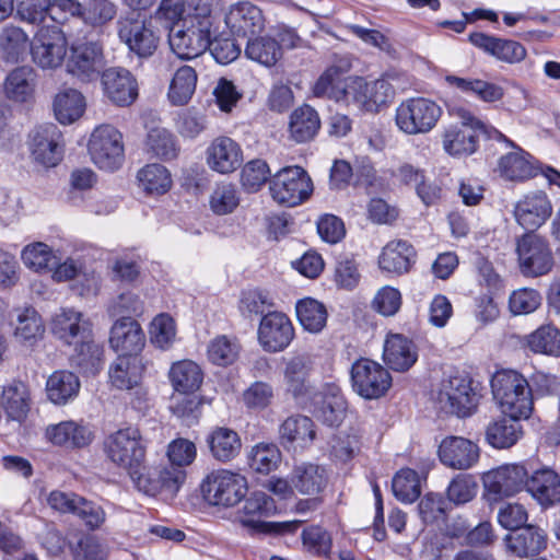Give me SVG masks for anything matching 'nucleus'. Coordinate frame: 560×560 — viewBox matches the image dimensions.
<instances>
[{
  "label": "nucleus",
  "mask_w": 560,
  "mask_h": 560,
  "mask_svg": "<svg viewBox=\"0 0 560 560\" xmlns=\"http://www.w3.org/2000/svg\"><path fill=\"white\" fill-rule=\"evenodd\" d=\"M144 362L137 355H119L110 365V383L118 389L135 387L142 381Z\"/></svg>",
  "instance_id": "nucleus-37"
},
{
  "label": "nucleus",
  "mask_w": 560,
  "mask_h": 560,
  "mask_svg": "<svg viewBox=\"0 0 560 560\" xmlns=\"http://www.w3.org/2000/svg\"><path fill=\"white\" fill-rule=\"evenodd\" d=\"M304 406L308 407L319 421L329 427H338L347 411V401L341 389L332 383H327L319 390H315Z\"/></svg>",
  "instance_id": "nucleus-17"
},
{
  "label": "nucleus",
  "mask_w": 560,
  "mask_h": 560,
  "mask_svg": "<svg viewBox=\"0 0 560 560\" xmlns=\"http://www.w3.org/2000/svg\"><path fill=\"white\" fill-rule=\"evenodd\" d=\"M244 499L242 508L237 511V520L252 533H293L303 523V521L281 523L264 521L277 513L275 500L264 491H254Z\"/></svg>",
  "instance_id": "nucleus-4"
},
{
  "label": "nucleus",
  "mask_w": 560,
  "mask_h": 560,
  "mask_svg": "<svg viewBox=\"0 0 560 560\" xmlns=\"http://www.w3.org/2000/svg\"><path fill=\"white\" fill-rule=\"evenodd\" d=\"M415 247L405 240L388 242L378 256V267L382 271L401 276L408 273L416 262Z\"/></svg>",
  "instance_id": "nucleus-29"
},
{
  "label": "nucleus",
  "mask_w": 560,
  "mask_h": 560,
  "mask_svg": "<svg viewBox=\"0 0 560 560\" xmlns=\"http://www.w3.org/2000/svg\"><path fill=\"white\" fill-rule=\"evenodd\" d=\"M281 460V454L276 444L259 443L248 454L249 467L259 474L275 470Z\"/></svg>",
  "instance_id": "nucleus-56"
},
{
  "label": "nucleus",
  "mask_w": 560,
  "mask_h": 560,
  "mask_svg": "<svg viewBox=\"0 0 560 560\" xmlns=\"http://www.w3.org/2000/svg\"><path fill=\"white\" fill-rule=\"evenodd\" d=\"M109 343L120 355H136L144 346V334L137 320L122 316L110 329Z\"/></svg>",
  "instance_id": "nucleus-31"
},
{
  "label": "nucleus",
  "mask_w": 560,
  "mask_h": 560,
  "mask_svg": "<svg viewBox=\"0 0 560 560\" xmlns=\"http://www.w3.org/2000/svg\"><path fill=\"white\" fill-rule=\"evenodd\" d=\"M320 128L318 113L310 105L304 104L295 108L290 115V138L298 143L312 140Z\"/></svg>",
  "instance_id": "nucleus-38"
},
{
  "label": "nucleus",
  "mask_w": 560,
  "mask_h": 560,
  "mask_svg": "<svg viewBox=\"0 0 560 560\" xmlns=\"http://www.w3.org/2000/svg\"><path fill=\"white\" fill-rule=\"evenodd\" d=\"M506 546L517 557L539 553L546 548V533L534 525H527L513 535H506Z\"/></svg>",
  "instance_id": "nucleus-39"
},
{
  "label": "nucleus",
  "mask_w": 560,
  "mask_h": 560,
  "mask_svg": "<svg viewBox=\"0 0 560 560\" xmlns=\"http://www.w3.org/2000/svg\"><path fill=\"white\" fill-rule=\"evenodd\" d=\"M478 490V485L472 475L458 474L450 482L446 495L450 502L459 505L471 501Z\"/></svg>",
  "instance_id": "nucleus-64"
},
{
  "label": "nucleus",
  "mask_w": 560,
  "mask_h": 560,
  "mask_svg": "<svg viewBox=\"0 0 560 560\" xmlns=\"http://www.w3.org/2000/svg\"><path fill=\"white\" fill-rule=\"evenodd\" d=\"M105 95L118 106H128L138 96V84L133 75L122 68H110L103 72Z\"/></svg>",
  "instance_id": "nucleus-28"
},
{
  "label": "nucleus",
  "mask_w": 560,
  "mask_h": 560,
  "mask_svg": "<svg viewBox=\"0 0 560 560\" xmlns=\"http://www.w3.org/2000/svg\"><path fill=\"white\" fill-rule=\"evenodd\" d=\"M139 186L149 195H163L172 187V177L168 170L158 163L148 164L137 174Z\"/></svg>",
  "instance_id": "nucleus-51"
},
{
  "label": "nucleus",
  "mask_w": 560,
  "mask_h": 560,
  "mask_svg": "<svg viewBox=\"0 0 560 560\" xmlns=\"http://www.w3.org/2000/svg\"><path fill=\"white\" fill-rule=\"evenodd\" d=\"M28 149L34 162L54 167L62 160V133L55 124L37 126L28 135Z\"/></svg>",
  "instance_id": "nucleus-14"
},
{
  "label": "nucleus",
  "mask_w": 560,
  "mask_h": 560,
  "mask_svg": "<svg viewBox=\"0 0 560 560\" xmlns=\"http://www.w3.org/2000/svg\"><path fill=\"white\" fill-rule=\"evenodd\" d=\"M245 55L248 59L269 68L282 57V47L271 36H252L247 40Z\"/></svg>",
  "instance_id": "nucleus-49"
},
{
  "label": "nucleus",
  "mask_w": 560,
  "mask_h": 560,
  "mask_svg": "<svg viewBox=\"0 0 560 560\" xmlns=\"http://www.w3.org/2000/svg\"><path fill=\"white\" fill-rule=\"evenodd\" d=\"M438 454L441 463L446 467L467 470L478 463L480 450L476 443L466 438L450 435L441 441Z\"/></svg>",
  "instance_id": "nucleus-22"
},
{
  "label": "nucleus",
  "mask_w": 560,
  "mask_h": 560,
  "mask_svg": "<svg viewBox=\"0 0 560 560\" xmlns=\"http://www.w3.org/2000/svg\"><path fill=\"white\" fill-rule=\"evenodd\" d=\"M186 472L173 463L154 468L147 475L143 471L135 480L139 491L148 495L163 494L165 499H172L184 483Z\"/></svg>",
  "instance_id": "nucleus-16"
},
{
  "label": "nucleus",
  "mask_w": 560,
  "mask_h": 560,
  "mask_svg": "<svg viewBox=\"0 0 560 560\" xmlns=\"http://www.w3.org/2000/svg\"><path fill=\"white\" fill-rule=\"evenodd\" d=\"M37 86V73L31 66H18L11 69L2 84L3 96L16 104H26L34 100Z\"/></svg>",
  "instance_id": "nucleus-26"
},
{
  "label": "nucleus",
  "mask_w": 560,
  "mask_h": 560,
  "mask_svg": "<svg viewBox=\"0 0 560 560\" xmlns=\"http://www.w3.org/2000/svg\"><path fill=\"white\" fill-rule=\"evenodd\" d=\"M313 369V357L307 352L298 353L290 358L283 371L287 390L301 405H306L307 399L315 392L308 381Z\"/></svg>",
  "instance_id": "nucleus-21"
},
{
  "label": "nucleus",
  "mask_w": 560,
  "mask_h": 560,
  "mask_svg": "<svg viewBox=\"0 0 560 560\" xmlns=\"http://www.w3.org/2000/svg\"><path fill=\"white\" fill-rule=\"evenodd\" d=\"M516 255L521 272L526 277L547 275L553 266V255L549 243L532 232L516 238Z\"/></svg>",
  "instance_id": "nucleus-10"
},
{
  "label": "nucleus",
  "mask_w": 560,
  "mask_h": 560,
  "mask_svg": "<svg viewBox=\"0 0 560 560\" xmlns=\"http://www.w3.org/2000/svg\"><path fill=\"white\" fill-rule=\"evenodd\" d=\"M291 482L301 494L314 495L325 489L328 476L325 468L318 465L302 464L294 467Z\"/></svg>",
  "instance_id": "nucleus-42"
},
{
  "label": "nucleus",
  "mask_w": 560,
  "mask_h": 560,
  "mask_svg": "<svg viewBox=\"0 0 560 560\" xmlns=\"http://www.w3.org/2000/svg\"><path fill=\"white\" fill-rule=\"evenodd\" d=\"M208 359L217 365L226 366L235 362L240 353V345L226 336H219L208 346Z\"/></svg>",
  "instance_id": "nucleus-63"
},
{
  "label": "nucleus",
  "mask_w": 560,
  "mask_h": 560,
  "mask_svg": "<svg viewBox=\"0 0 560 560\" xmlns=\"http://www.w3.org/2000/svg\"><path fill=\"white\" fill-rule=\"evenodd\" d=\"M248 490L244 476L228 469L209 472L201 482V492L212 505L230 508L240 503Z\"/></svg>",
  "instance_id": "nucleus-6"
},
{
  "label": "nucleus",
  "mask_w": 560,
  "mask_h": 560,
  "mask_svg": "<svg viewBox=\"0 0 560 560\" xmlns=\"http://www.w3.org/2000/svg\"><path fill=\"white\" fill-rule=\"evenodd\" d=\"M445 80L460 92L471 94L485 103L499 102L504 96V89L493 82L456 75H447Z\"/></svg>",
  "instance_id": "nucleus-45"
},
{
  "label": "nucleus",
  "mask_w": 560,
  "mask_h": 560,
  "mask_svg": "<svg viewBox=\"0 0 560 560\" xmlns=\"http://www.w3.org/2000/svg\"><path fill=\"white\" fill-rule=\"evenodd\" d=\"M3 407L9 418L15 421H23L31 409V394L23 382H13L4 387Z\"/></svg>",
  "instance_id": "nucleus-50"
},
{
  "label": "nucleus",
  "mask_w": 560,
  "mask_h": 560,
  "mask_svg": "<svg viewBox=\"0 0 560 560\" xmlns=\"http://www.w3.org/2000/svg\"><path fill=\"white\" fill-rule=\"evenodd\" d=\"M491 389L504 416L528 419L534 410L528 381L517 371L501 370L491 380Z\"/></svg>",
  "instance_id": "nucleus-2"
},
{
  "label": "nucleus",
  "mask_w": 560,
  "mask_h": 560,
  "mask_svg": "<svg viewBox=\"0 0 560 560\" xmlns=\"http://www.w3.org/2000/svg\"><path fill=\"white\" fill-rule=\"evenodd\" d=\"M392 489L397 500L404 503L415 502L421 493L418 474L410 468L399 470L393 478Z\"/></svg>",
  "instance_id": "nucleus-58"
},
{
  "label": "nucleus",
  "mask_w": 560,
  "mask_h": 560,
  "mask_svg": "<svg viewBox=\"0 0 560 560\" xmlns=\"http://www.w3.org/2000/svg\"><path fill=\"white\" fill-rule=\"evenodd\" d=\"M513 214L517 224L534 233L551 217L552 203L546 192L532 191L515 203Z\"/></svg>",
  "instance_id": "nucleus-20"
},
{
  "label": "nucleus",
  "mask_w": 560,
  "mask_h": 560,
  "mask_svg": "<svg viewBox=\"0 0 560 560\" xmlns=\"http://www.w3.org/2000/svg\"><path fill=\"white\" fill-rule=\"evenodd\" d=\"M104 67L101 47L95 43H85L71 47L67 71L82 82H91L100 75Z\"/></svg>",
  "instance_id": "nucleus-24"
},
{
  "label": "nucleus",
  "mask_w": 560,
  "mask_h": 560,
  "mask_svg": "<svg viewBox=\"0 0 560 560\" xmlns=\"http://www.w3.org/2000/svg\"><path fill=\"white\" fill-rule=\"evenodd\" d=\"M500 175L509 180H525L535 175V168L525 154L511 152L499 160Z\"/></svg>",
  "instance_id": "nucleus-55"
},
{
  "label": "nucleus",
  "mask_w": 560,
  "mask_h": 560,
  "mask_svg": "<svg viewBox=\"0 0 560 560\" xmlns=\"http://www.w3.org/2000/svg\"><path fill=\"white\" fill-rule=\"evenodd\" d=\"M521 418L502 416L490 422L486 429V440L494 448H509L522 436Z\"/></svg>",
  "instance_id": "nucleus-41"
},
{
  "label": "nucleus",
  "mask_w": 560,
  "mask_h": 560,
  "mask_svg": "<svg viewBox=\"0 0 560 560\" xmlns=\"http://www.w3.org/2000/svg\"><path fill=\"white\" fill-rule=\"evenodd\" d=\"M79 390V377L70 371H55L46 382L48 399L56 405L67 404L77 397Z\"/></svg>",
  "instance_id": "nucleus-46"
},
{
  "label": "nucleus",
  "mask_w": 560,
  "mask_h": 560,
  "mask_svg": "<svg viewBox=\"0 0 560 560\" xmlns=\"http://www.w3.org/2000/svg\"><path fill=\"white\" fill-rule=\"evenodd\" d=\"M269 190L275 201L287 207H295L313 192V183L307 172L298 165L278 171L269 182Z\"/></svg>",
  "instance_id": "nucleus-8"
},
{
  "label": "nucleus",
  "mask_w": 560,
  "mask_h": 560,
  "mask_svg": "<svg viewBox=\"0 0 560 560\" xmlns=\"http://www.w3.org/2000/svg\"><path fill=\"white\" fill-rule=\"evenodd\" d=\"M147 145L155 158L165 161L175 159L179 151L175 137L163 128L152 129L148 133Z\"/></svg>",
  "instance_id": "nucleus-61"
},
{
  "label": "nucleus",
  "mask_w": 560,
  "mask_h": 560,
  "mask_svg": "<svg viewBox=\"0 0 560 560\" xmlns=\"http://www.w3.org/2000/svg\"><path fill=\"white\" fill-rule=\"evenodd\" d=\"M257 337L265 351L277 353L290 346L294 338V328L284 313L268 312L260 319Z\"/></svg>",
  "instance_id": "nucleus-18"
},
{
  "label": "nucleus",
  "mask_w": 560,
  "mask_h": 560,
  "mask_svg": "<svg viewBox=\"0 0 560 560\" xmlns=\"http://www.w3.org/2000/svg\"><path fill=\"white\" fill-rule=\"evenodd\" d=\"M213 35L214 30L208 20L184 18L171 27L168 44L178 58L192 59L208 49Z\"/></svg>",
  "instance_id": "nucleus-5"
},
{
  "label": "nucleus",
  "mask_w": 560,
  "mask_h": 560,
  "mask_svg": "<svg viewBox=\"0 0 560 560\" xmlns=\"http://www.w3.org/2000/svg\"><path fill=\"white\" fill-rule=\"evenodd\" d=\"M45 436L54 445L71 448L85 447L92 443L94 438L88 425L73 420L49 424L46 428Z\"/></svg>",
  "instance_id": "nucleus-32"
},
{
  "label": "nucleus",
  "mask_w": 560,
  "mask_h": 560,
  "mask_svg": "<svg viewBox=\"0 0 560 560\" xmlns=\"http://www.w3.org/2000/svg\"><path fill=\"white\" fill-rule=\"evenodd\" d=\"M104 450L108 459L128 471L132 481L144 470L145 445L138 428L119 429L107 436Z\"/></svg>",
  "instance_id": "nucleus-3"
},
{
  "label": "nucleus",
  "mask_w": 560,
  "mask_h": 560,
  "mask_svg": "<svg viewBox=\"0 0 560 560\" xmlns=\"http://www.w3.org/2000/svg\"><path fill=\"white\" fill-rule=\"evenodd\" d=\"M211 455L219 462H229L237 456L242 443L238 434L229 428L218 427L207 438Z\"/></svg>",
  "instance_id": "nucleus-47"
},
{
  "label": "nucleus",
  "mask_w": 560,
  "mask_h": 560,
  "mask_svg": "<svg viewBox=\"0 0 560 560\" xmlns=\"http://www.w3.org/2000/svg\"><path fill=\"white\" fill-rule=\"evenodd\" d=\"M89 153L93 163L101 170L114 172L124 162L122 135L112 125H101L91 133Z\"/></svg>",
  "instance_id": "nucleus-11"
},
{
  "label": "nucleus",
  "mask_w": 560,
  "mask_h": 560,
  "mask_svg": "<svg viewBox=\"0 0 560 560\" xmlns=\"http://www.w3.org/2000/svg\"><path fill=\"white\" fill-rule=\"evenodd\" d=\"M118 35L130 51L140 58L152 56L159 46V36L152 28L151 23L145 21H125L120 23Z\"/></svg>",
  "instance_id": "nucleus-27"
},
{
  "label": "nucleus",
  "mask_w": 560,
  "mask_h": 560,
  "mask_svg": "<svg viewBox=\"0 0 560 560\" xmlns=\"http://www.w3.org/2000/svg\"><path fill=\"white\" fill-rule=\"evenodd\" d=\"M385 363L394 371L405 372L417 361L415 343L400 334L388 335L383 350Z\"/></svg>",
  "instance_id": "nucleus-34"
},
{
  "label": "nucleus",
  "mask_w": 560,
  "mask_h": 560,
  "mask_svg": "<svg viewBox=\"0 0 560 560\" xmlns=\"http://www.w3.org/2000/svg\"><path fill=\"white\" fill-rule=\"evenodd\" d=\"M68 52V39L58 25L42 26L31 43L33 62L43 70L60 68Z\"/></svg>",
  "instance_id": "nucleus-9"
},
{
  "label": "nucleus",
  "mask_w": 560,
  "mask_h": 560,
  "mask_svg": "<svg viewBox=\"0 0 560 560\" xmlns=\"http://www.w3.org/2000/svg\"><path fill=\"white\" fill-rule=\"evenodd\" d=\"M527 477L524 465L506 464L486 472L483 485L493 500H501L526 490Z\"/></svg>",
  "instance_id": "nucleus-15"
},
{
  "label": "nucleus",
  "mask_w": 560,
  "mask_h": 560,
  "mask_svg": "<svg viewBox=\"0 0 560 560\" xmlns=\"http://www.w3.org/2000/svg\"><path fill=\"white\" fill-rule=\"evenodd\" d=\"M352 68L348 56H335L331 65L320 74L313 86V94L316 97H327L340 103L342 89L338 86L340 78Z\"/></svg>",
  "instance_id": "nucleus-36"
},
{
  "label": "nucleus",
  "mask_w": 560,
  "mask_h": 560,
  "mask_svg": "<svg viewBox=\"0 0 560 560\" xmlns=\"http://www.w3.org/2000/svg\"><path fill=\"white\" fill-rule=\"evenodd\" d=\"M23 264L35 271L51 270L57 265V258L48 245L36 242L26 245L22 253Z\"/></svg>",
  "instance_id": "nucleus-57"
},
{
  "label": "nucleus",
  "mask_w": 560,
  "mask_h": 560,
  "mask_svg": "<svg viewBox=\"0 0 560 560\" xmlns=\"http://www.w3.org/2000/svg\"><path fill=\"white\" fill-rule=\"evenodd\" d=\"M54 8L91 26L104 25L116 15V5L109 0H88L85 3L78 0H56Z\"/></svg>",
  "instance_id": "nucleus-23"
},
{
  "label": "nucleus",
  "mask_w": 560,
  "mask_h": 560,
  "mask_svg": "<svg viewBox=\"0 0 560 560\" xmlns=\"http://www.w3.org/2000/svg\"><path fill=\"white\" fill-rule=\"evenodd\" d=\"M150 341L161 350L170 349L176 338V325L171 315L161 313L156 315L149 329Z\"/></svg>",
  "instance_id": "nucleus-60"
},
{
  "label": "nucleus",
  "mask_w": 560,
  "mask_h": 560,
  "mask_svg": "<svg viewBox=\"0 0 560 560\" xmlns=\"http://www.w3.org/2000/svg\"><path fill=\"white\" fill-rule=\"evenodd\" d=\"M279 433L283 444L295 443L301 447L310 446L316 438L313 420L302 415L287 418L280 425Z\"/></svg>",
  "instance_id": "nucleus-43"
},
{
  "label": "nucleus",
  "mask_w": 560,
  "mask_h": 560,
  "mask_svg": "<svg viewBox=\"0 0 560 560\" xmlns=\"http://www.w3.org/2000/svg\"><path fill=\"white\" fill-rule=\"evenodd\" d=\"M469 40L474 46L504 62H520L526 56L525 48L515 40L502 39L483 33L470 34Z\"/></svg>",
  "instance_id": "nucleus-35"
},
{
  "label": "nucleus",
  "mask_w": 560,
  "mask_h": 560,
  "mask_svg": "<svg viewBox=\"0 0 560 560\" xmlns=\"http://www.w3.org/2000/svg\"><path fill=\"white\" fill-rule=\"evenodd\" d=\"M54 113L62 125H69L78 120L85 110V97L75 89H63L54 98Z\"/></svg>",
  "instance_id": "nucleus-44"
},
{
  "label": "nucleus",
  "mask_w": 560,
  "mask_h": 560,
  "mask_svg": "<svg viewBox=\"0 0 560 560\" xmlns=\"http://www.w3.org/2000/svg\"><path fill=\"white\" fill-rule=\"evenodd\" d=\"M526 491L547 509L560 502V476L550 468L538 469L527 477Z\"/></svg>",
  "instance_id": "nucleus-33"
},
{
  "label": "nucleus",
  "mask_w": 560,
  "mask_h": 560,
  "mask_svg": "<svg viewBox=\"0 0 560 560\" xmlns=\"http://www.w3.org/2000/svg\"><path fill=\"white\" fill-rule=\"evenodd\" d=\"M528 348L546 355L560 357V330L552 325H542L527 337Z\"/></svg>",
  "instance_id": "nucleus-54"
},
{
  "label": "nucleus",
  "mask_w": 560,
  "mask_h": 560,
  "mask_svg": "<svg viewBox=\"0 0 560 560\" xmlns=\"http://www.w3.org/2000/svg\"><path fill=\"white\" fill-rule=\"evenodd\" d=\"M296 316L303 328L317 334L323 330L327 322V311L324 304L307 298L298 302Z\"/></svg>",
  "instance_id": "nucleus-53"
},
{
  "label": "nucleus",
  "mask_w": 560,
  "mask_h": 560,
  "mask_svg": "<svg viewBox=\"0 0 560 560\" xmlns=\"http://www.w3.org/2000/svg\"><path fill=\"white\" fill-rule=\"evenodd\" d=\"M265 20L259 8L241 2L232 5L225 15V24L231 33L240 37H252L260 33L265 26Z\"/></svg>",
  "instance_id": "nucleus-30"
},
{
  "label": "nucleus",
  "mask_w": 560,
  "mask_h": 560,
  "mask_svg": "<svg viewBox=\"0 0 560 560\" xmlns=\"http://www.w3.org/2000/svg\"><path fill=\"white\" fill-rule=\"evenodd\" d=\"M438 401L446 412L459 418L469 417L477 407L471 380L462 374L450 375L441 383Z\"/></svg>",
  "instance_id": "nucleus-12"
},
{
  "label": "nucleus",
  "mask_w": 560,
  "mask_h": 560,
  "mask_svg": "<svg viewBox=\"0 0 560 560\" xmlns=\"http://www.w3.org/2000/svg\"><path fill=\"white\" fill-rule=\"evenodd\" d=\"M168 378L175 392L188 395L199 389L203 373L196 362L180 360L172 364Z\"/></svg>",
  "instance_id": "nucleus-40"
},
{
  "label": "nucleus",
  "mask_w": 560,
  "mask_h": 560,
  "mask_svg": "<svg viewBox=\"0 0 560 560\" xmlns=\"http://www.w3.org/2000/svg\"><path fill=\"white\" fill-rule=\"evenodd\" d=\"M451 114L459 120V125L451 126L443 135V149L455 158L468 156L478 149V138L485 135L489 139L510 142L503 133L487 126L469 109L462 106L452 107Z\"/></svg>",
  "instance_id": "nucleus-1"
},
{
  "label": "nucleus",
  "mask_w": 560,
  "mask_h": 560,
  "mask_svg": "<svg viewBox=\"0 0 560 560\" xmlns=\"http://www.w3.org/2000/svg\"><path fill=\"white\" fill-rule=\"evenodd\" d=\"M197 73L194 68L183 66L175 72L168 89V98L173 105L183 106L195 93Z\"/></svg>",
  "instance_id": "nucleus-52"
},
{
  "label": "nucleus",
  "mask_w": 560,
  "mask_h": 560,
  "mask_svg": "<svg viewBox=\"0 0 560 560\" xmlns=\"http://www.w3.org/2000/svg\"><path fill=\"white\" fill-rule=\"evenodd\" d=\"M52 335L68 346H73L93 337V325L82 312L62 307L51 317Z\"/></svg>",
  "instance_id": "nucleus-19"
},
{
  "label": "nucleus",
  "mask_w": 560,
  "mask_h": 560,
  "mask_svg": "<svg viewBox=\"0 0 560 560\" xmlns=\"http://www.w3.org/2000/svg\"><path fill=\"white\" fill-rule=\"evenodd\" d=\"M243 150L234 139L226 136L214 138L206 150V162L219 174H230L243 164Z\"/></svg>",
  "instance_id": "nucleus-25"
},
{
  "label": "nucleus",
  "mask_w": 560,
  "mask_h": 560,
  "mask_svg": "<svg viewBox=\"0 0 560 560\" xmlns=\"http://www.w3.org/2000/svg\"><path fill=\"white\" fill-rule=\"evenodd\" d=\"M56 0H18L16 15L20 20L37 24L45 20L46 14L49 13L51 20H56V13L60 12L54 8Z\"/></svg>",
  "instance_id": "nucleus-62"
},
{
  "label": "nucleus",
  "mask_w": 560,
  "mask_h": 560,
  "mask_svg": "<svg viewBox=\"0 0 560 560\" xmlns=\"http://www.w3.org/2000/svg\"><path fill=\"white\" fill-rule=\"evenodd\" d=\"M351 382L358 395L365 399H377L390 388L392 376L380 363L360 359L352 364Z\"/></svg>",
  "instance_id": "nucleus-13"
},
{
  "label": "nucleus",
  "mask_w": 560,
  "mask_h": 560,
  "mask_svg": "<svg viewBox=\"0 0 560 560\" xmlns=\"http://www.w3.org/2000/svg\"><path fill=\"white\" fill-rule=\"evenodd\" d=\"M442 114L441 107L425 97H412L396 108L395 124L406 135L415 136L432 130Z\"/></svg>",
  "instance_id": "nucleus-7"
},
{
  "label": "nucleus",
  "mask_w": 560,
  "mask_h": 560,
  "mask_svg": "<svg viewBox=\"0 0 560 560\" xmlns=\"http://www.w3.org/2000/svg\"><path fill=\"white\" fill-rule=\"evenodd\" d=\"M72 347L73 353L70 355L71 364L78 368L83 374H97L102 369L103 349L94 341V338L90 337Z\"/></svg>",
  "instance_id": "nucleus-48"
},
{
  "label": "nucleus",
  "mask_w": 560,
  "mask_h": 560,
  "mask_svg": "<svg viewBox=\"0 0 560 560\" xmlns=\"http://www.w3.org/2000/svg\"><path fill=\"white\" fill-rule=\"evenodd\" d=\"M14 335L23 341H32L40 338L45 331L39 314L33 307H24L18 311Z\"/></svg>",
  "instance_id": "nucleus-59"
}]
</instances>
